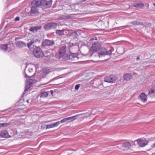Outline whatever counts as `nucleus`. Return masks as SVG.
Segmentation results:
<instances>
[{
	"label": "nucleus",
	"mask_w": 155,
	"mask_h": 155,
	"mask_svg": "<svg viewBox=\"0 0 155 155\" xmlns=\"http://www.w3.org/2000/svg\"><path fill=\"white\" fill-rule=\"evenodd\" d=\"M52 3V1L50 0L48 1H46V0H41L40 1L38 0H33L31 2L32 6L39 7L41 6L43 9L49 8L51 7Z\"/></svg>",
	"instance_id": "f257e3e1"
},
{
	"label": "nucleus",
	"mask_w": 155,
	"mask_h": 155,
	"mask_svg": "<svg viewBox=\"0 0 155 155\" xmlns=\"http://www.w3.org/2000/svg\"><path fill=\"white\" fill-rule=\"evenodd\" d=\"M97 40L96 37L94 38H92L90 39V41H92L94 40ZM101 47V45L100 43L98 41H95L93 42L92 46L91 47L90 51L89 53L92 52V53L96 52L97 51H99Z\"/></svg>",
	"instance_id": "f03ea898"
},
{
	"label": "nucleus",
	"mask_w": 155,
	"mask_h": 155,
	"mask_svg": "<svg viewBox=\"0 0 155 155\" xmlns=\"http://www.w3.org/2000/svg\"><path fill=\"white\" fill-rule=\"evenodd\" d=\"M85 114V113L81 114H77L76 115L68 117H66L64 118L62 120H61L60 121H58L59 122V124L60 123H63L65 122H70L71 121H72L73 120H76L77 119V118L78 116Z\"/></svg>",
	"instance_id": "7ed1b4c3"
},
{
	"label": "nucleus",
	"mask_w": 155,
	"mask_h": 155,
	"mask_svg": "<svg viewBox=\"0 0 155 155\" xmlns=\"http://www.w3.org/2000/svg\"><path fill=\"white\" fill-rule=\"evenodd\" d=\"M33 53L35 57L37 58H41L44 55V53L42 50L38 47H36L34 49Z\"/></svg>",
	"instance_id": "20e7f679"
},
{
	"label": "nucleus",
	"mask_w": 155,
	"mask_h": 155,
	"mask_svg": "<svg viewBox=\"0 0 155 155\" xmlns=\"http://www.w3.org/2000/svg\"><path fill=\"white\" fill-rule=\"evenodd\" d=\"M54 41L53 40L45 39L41 42V45L43 47H50L54 45Z\"/></svg>",
	"instance_id": "39448f33"
},
{
	"label": "nucleus",
	"mask_w": 155,
	"mask_h": 155,
	"mask_svg": "<svg viewBox=\"0 0 155 155\" xmlns=\"http://www.w3.org/2000/svg\"><path fill=\"white\" fill-rule=\"evenodd\" d=\"M98 51V54L101 56L105 55H110L112 54L111 50L107 51L106 48L103 47L101 48Z\"/></svg>",
	"instance_id": "423d86ee"
},
{
	"label": "nucleus",
	"mask_w": 155,
	"mask_h": 155,
	"mask_svg": "<svg viewBox=\"0 0 155 155\" xmlns=\"http://www.w3.org/2000/svg\"><path fill=\"white\" fill-rule=\"evenodd\" d=\"M57 25L56 23L50 22L45 25L44 26V28L45 30H48L55 28L57 27Z\"/></svg>",
	"instance_id": "0eeeda50"
},
{
	"label": "nucleus",
	"mask_w": 155,
	"mask_h": 155,
	"mask_svg": "<svg viewBox=\"0 0 155 155\" xmlns=\"http://www.w3.org/2000/svg\"><path fill=\"white\" fill-rule=\"evenodd\" d=\"M66 51V48L64 46L61 47L58 51V53L55 55L56 58H60L65 54Z\"/></svg>",
	"instance_id": "6e6552de"
},
{
	"label": "nucleus",
	"mask_w": 155,
	"mask_h": 155,
	"mask_svg": "<svg viewBox=\"0 0 155 155\" xmlns=\"http://www.w3.org/2000/svg\"><path fill=\"white\" fill-rule=\"evenodd\" d=\"M137 141L140 147H145V146L147 145L149 143L148 140H143L140 138H139L135 140L134 141Z\"/></svg>",
	"instance_id": "1a4fd4ad"
},
{
	"label": "nucleus",
	"mask_w": 155,
	"mask_h": 155,
	"mask_svg": "<svg viewBox=\"0 0 155 155\" xmlns=\"http://www.w3.org/2000/svg\"><path fill=\"white\" fill-rule=\"evenodd\" d=\"M116 77L114 75H111L104 78V81L108 83H112L116 80Z\"/></svg>",
	"instance_id": "9d476101"
},
{
	"label": "nucleus",
	"mask_w": 155,
	"mask_h": 155,
	"mask_svg": "<svg viewBox=\"0 0 155 155\" xmlns=\"http://www.w3.org/2000/svg\"><path fill=\"white\" fill-rule=\"evenodd\" d=\"M70 58L72 61H74V62H78L79 58L78 57V53H73L71 52L70 53Z\"/></svg>",
	"instance_id": "9b49d317"
},
{
	"label": "nucleus",
	"mask_w": 155,
	"mask_h": 155,
	"mask_svg": "<svg viewBox=\"0 0 155 155\" xmlns=\"http://www.w3.org/2000/svg\"><path fill=\"white\" fill-rule=\"evenodd\" d=\"M42 28L41 26H35L31 27L29 29V30L31 31L34 32H37L38 30H41Z\"/></svg>",
	"instance_id": "f8f14e48"
},
{
	"label": "nucleus",
	"mask_w": 155,
	"mask_h": 155,
	"mask_svg": "<svg viewBox=\"0 0 155 155\" xmlns=\"http://www.w3.org/2000/svg\"><path fill=\"white\" fill-rule=\"evenodd\" d=\"M15 45L16 46L19 48H21L26 46V43L22 41H17L15 43Z\"/></svg>",
	"instance_id": "ddd939ff"
},
{
	"label": "nucleus",
	"mask_w": 155,
	"mask_h": 155,
	"mask_svg": "<svg viewBox=\"0 0 155 155\" xmlns=\"http://www.w3.org/2000/svg\"><path fill=\"white\" fill-rule=\"evenodd\" d=\"M147 96L143 93H142L140 95V98L143 102H146L147 101Z\"/></svg>",
	"instance_id": "4468645a"
},
{
	"label": "nucleus",
	"mask_w": 155,
	"mask_h": 155,
	"mask_svg": "<svg viewBox=\"0 0 155 155\" xmlns=\"http://www.w3.org/2000/svg\"><path fill=\"white\" fill-rule=\"evenodd\" d=\"M38 12V10L37 9V8L35 6H32L30 12V15L33 16L34 15L37 13Z\"/></svg>",
	"instance_id": "2eb2a0df"
},
{
	"label": "nucleus",
	"mask_w": 155,
	"mask_h": 155,
	"mask_svg": "<svg viewBox=\"0 0 155 155\" xmlns=\"http://www.w3.org/2000/svg\"><path fill=\"white\" fill-rule=\"evenodd\" d=\"M59 125V122H56L54 124H48L46 126V129L58 126Z\"/></svg>",
	"instance_id": "dca6fc26"
},
{
	"label": "nucleus",
	"mask_w": 155,
	"mask_h": 155,
	"mask_svg": "<svg viewBox=\"0 0 155 155\" xmlns=\"http://www.w3.org/2000/svg\"><path fill=\"white\" fill-rule=\"evenodd\" d=\"M131 144L129 142L123 143L122 144V146L125 148V150H128L131 146Z\"/></svg>",
	"instance_id": "f3484780"
},
{
	"label": "nucleus",
	"mask_w": 155,
	"mask_h": 155,
	"mask_svg": "<svg viewBox=\"0 0 155 155\" xmlns=\"http://www.w3.org/2000/svg\"><path fill=\"white\" fill-rule=\"evenodd\" d=\"M1 135L3 137H10L8 131L5 130H3L1 132Z\"/></svg>",
	"instance_id": "a211bd4d"
},
{
	"label": "nucleus",
	"mask_w": 155,
	"mask_h": 155,
	"mask_svg": "<svg viewBox=\"0 0 155 155\" xmlns=\"http://www.w3.org/2000/svg\"><path fill=\"white\" fill-rule=\"evenodd\" d=\"M45 53H50L51 54L52 56H54L56 53V52L54 49H50L48 51H46L45 52Z\"/></svg>",
	"instance_id": "6ab92c4d"
},
{
	"label": "nucleus",
	"mask_w": 155,
	"mask_h": 155,
	"mask_svg": "<svg viewBox=\"0 0 155 155\" xmlns=\"http://www.w3.org/2000/svg\"><path fill=\"white\" fill-rule=\"evenodd\" d=\"M123 78L125 80L128 81L131 79L132 77L130 74H127L124 75Z\"/></svg>",
	"instance_id": "aec40b11"
},
{
	"label": "nucleus",
	"mask_w": 155,
	"mask_h": 155,
	"mask_svg": "<svg viewBox=\"0 0 155 155\" xmlns=\"http://www.w3.org/2000/svg\"><path fill=\"white\" fill-rule=\"evenodd\" d=\"M134 6L137 8H141L143 7V4L141 2L135 3L134 4Z\"/></svg>",
	"instance_id": "412c9836"
},
{
	"label": "nucleus",
	"mask_w": 155,
	"mask_h": 155,
	"mask_svg": "<svg viewBox=\"0 0 155 155\" xmlns=\"http://www.w3.org/2000/svg\"><path fill=\"white\" fill-rule=\"evenodd\" d=\"M71 18L72 17L70 16V15H62L59 17L58 19L59 20H62L64 19Z\"/></svg>",
	"instance_id": "4be33fe9"
},
{
	"label": "nucleus",
	"mask_w": 155,
	"mask_h": 155,
	"mask_svg": "<svg viewBox=\"0 0 155 155\" xmlns=\"http://www.w3.org/2000/svg\"><path fill=\"white\" fill-rule=\"evenodd\" d=\"M62 57L63 59L65 61H68L70 58V54H65L61 57Z\"/></svg>",
	"instance_id": "5701e85b"
},
{
	"label": "nucleus",
	"mask_w": 155,
	"mask_h": 155,
	"mask_svg": "<svg viewBox=\"0 0 155 155\" xmlns=\"http://www.w3.org/2000/svg\"><path fill=\"white\" fill-rule=\"evenodd\" d=\"M26 83L31 87L34 83V81L32 79L27 80H26Z\"/></svg>",
	"instance_id": "b1692460"
},
{
	"label": "nucleus",
	"mask_w": 155,
	"mask_h": 155,
	"mask_svg": "<svg viewBox=\"0 0 155 155\" xmlns=\"http://www.w3.org/2000/svg\"><path fill=\"white\" fill-rule=\"evenodd\" d=\"M1 49L4 51H7L8 47L7 44H3L1 47Z\"/></svg>",
	"instance_id": "393cba45"
},
{
	"label": "nucleus",
	"mask_w": 155,
	"mask_h": 155,
	"mask_svg": "<svg viewBox=\"0 0 155 155\" xmlns=\"http://www.w3.org/2000/svg\"><path fill=\"white\" fill-rule=\"evenodd\" d=\"M34 43H35V41L34 39L31 40L30 41L27 43L28 47L29 48H33L32 45Z\"/></svg>",
	"instance_id": "a878e982"
},
{
	"label": "nucleus",
	"mask_w": 155,
	"mask_h": 155,
	"mask_svg": "<svg viewBox=\"0 0 155 155\" xmlns=\"http://www.w3.org/2000/svg\"><path fill=\"white\" fill-rule=\"evenodd\" d=\"M55 33L63 37V30H57Z\"/></svg>",
	"instance_id": "bb28decb"
},
{
	"label": "nucleus",
	"mask_w": 155,
	"mask_h": 155,
	"mask_svg": "<svg viewBox=\"0 0 155 155\" xmlns=\"http://www.w3.org/2000/svg\"><path fill=\"white\" fill-rule=\"evenodd\" d=\"M11 123L0 124V127H7L11 125Z\"/></svg>",
	"instance_id": "cd10ccee"
},
{
	"label": "nucleus",
	"mask_w": 155,
	"mask_h": 155,
	"mask_svg": "<svg viewBox=\"0 0 155 155\" xmlns=\"http://www.w3.org/2000/svg\"><path fill=\"white\" fill-rule=\"evenodd\" d=\"M48 92H41V97H48Z\"/></svg>",
	"instance_id": "c85d7f7f"
},
{
	"label": "nucleus",
	"mask_w": 155,
	"mask_h": 155,
	"mask_svg": "<svg viewBox=\"0 0 155 155\" xmlns=\"http://www.w3.org/2000/svg\"><path fill=\"white\" fill-rule=\"evenodd\" d=\"M155 95V90L153 89H151L149 91L148 93V95H150L152 94Z\"/></svg>",
	"instance_id": "c756f323"
},
{
	"label": "nucleus",
	"mask_w": 155,
	"mask_h": 155,
	"mask_svg": "<svg viewBox=\"0 0 155 155\" xmlns=\"http://www.w3.org/2000/svg\"><path fill=\"white\" fill-rule=\"evenodd\" d=\"M69 35V31L67 30H63V36H68ZM64 37V36H63Z\"/></svg>",
	"instance_id": "7c9ffc66"
},
{
	"label": "nucleus",
	"mask_w": 155,
	"mask_h": 155,
	"mask_svg": "<svg viewBox=\"0 0 155 155\" xmlns=\"http://www.w3.org/2000/svg\"><path fill=\"white\" fill-rule=\"evenodd\" d=\"M131 23L134 25H138V20L132 21Z\"/></svg>",
	"instance_id": "2f4dec72"
},
{
	"label": "nucleus",
	"mask_w": 155,
	"mask_h": 155,
	"mask_svg": "<svg viewBox=\"0 0 155 155\" xmlns=\"http://www.w3.org/2000/svg\"><path fill=\"white\" fill-rule=\"evenodd\" d=\"M35 75V73L32 75L30 76H28L26 74H25V77L26 78H31L32 77H34Z\"/></svg>",
	"instance_id": "473e14b6"
},
{
	"label": "nucleus",
	"mask_w": 155,
	"mask_h": 155,
	"mask_svg": "<svg viewBox=\"0 0 155 155\" xmlns=\"http://www.w3.org/2000/svg\"><path fill=\"white\" fill-rule=\"evenodd\" d=\"M30 87H31L30 86L26 83V85L25 87V91H27Z\"/></svg>",
	"instance_id": "72a5a7b5"
},
{
	"label": "nucleus",
	"mask_w": 155,
	"mask_h": 155,
	"mask_svg": "<svg viewBox=\"0 0 155 155\" xmlns=\"http://www.w3.org/2000/svg\"><path fill=\"white\" fill-rule=\"evenodd\" d=\"M138 25H145V23H143L141 21H139L138 20Z\"/></svg>",
	"instance_id": "f704fd0d"
},
{
	"label": "nucleus",
	"mask_w": 155,
	"mask_h": 155,
	"mask_svg": "<svg viewBox=\"0 0 155 155\" xmlns=\"http://www.w3.org/2000/svg\"><path fill=\"white\" fill-rule=\"evenodd\" d=\"M60 78V76L55 77L54 78H53L52 79H51V80H50V81L49 82H51L53 80H56Z\"/></svg>",
	"instance_id": "c9c22d12"
},
{
	"label": "nucleus",
	"mask_w": 155,
	"mask_h": 155,
	"mask_svg": "<svg viewBox=\"0 0 155 155\" xmlns=\"http://www.w3.org/2000/svg\"><path fill=\"white\" fill-rule=\"evenodd\" d=\"M80 86V84H77L75 86V89L76 90H78Z\"/></svg>",
	"instance_id": "e433bc0d"
},
{
	"label": "nucleus",
	"mask_w": 155,
	"mask_h": 155,
	"mask_svg": "<svg viewBox=\"0 0 155 155\" xmlns=\"http://www.w3.org/2000/svg\"><path fill=\"white\" fill-rule=\"evenodd\" d=\"M48 94H51L53 96V90H51L50 91H48Z\"/></svg>",
	"instance_id": "4c0bfd02"
},
{
	"label": "nucleus",
	"mask_w": 155,
	"mask_h": 155,
	"mask_svg": "<svg viewBox=\"0 0 155 155\" xmlns=\"http://www.w3.org/2000/svg\"><path fill=\"white\" fill-rule=\"evenodd\" d=\"M19 19H20V17H17L15 18V21H19Z\"/></svg>",
	"instance_id": "58836bf2"
},
{
	"label": "nucleus",
	"mask_w": 155,
	"mask_h": 155,
	"mask_svg": "<svg viewBox=\"0 0 155 155\" xmlns=\"http://www.w3.org/2000/svg\"><path fill=\"white\" fill-rule=\"evenodd\" d=\"M72 34L73 35H75V37H77V36H78V35L77 34H76V33L75 32L73 33H72Z\"/></svg>",
	"instance_id": "ea45409f"
},
{
	"label": "nucleus",
	"mask_w": 155,
	"mask_h": 155,
	"mask_svg": "<svg viewBox=\"0 0 155 155\" xmlns=\"http://www.w3.org/2000/svg\"><path fill=\"white\" fill-rule=\"evenodd\" d=\"M151 147L152 148H154V147H155V142L151 145Z\"/></svg>",
	"instance_id": "a19ab883"
},
{
	"label": "nucleus",
	"mask_w": 155,
	"mask_h": 155,
	"mask_svg": "<svg viewBox=\"0 0 155 155\" xmlns=\"http://www.w3.org/2000/svg\"><path fill=\"white\" fill-rule=\"evenodd\" d=\"M34 41L35 43L38 41H40V40L38 39H36L35 40H34Z\"/></svg>",
	"instance_id": "79ce46f5"
},
{
	"label": "nucleus",
	"mask_w": 155,
	"mask_h": 155,
	"mask_svg": "<svg viewBox=\"0 0 155 155\" xmlns=\"http://www.w3.org/2000/svg\"><path fill=\"white\" fill-rule=\"evenodd\" d=\"M21 39V38H19V37H16L15 38V41H16L18 39Z\"/></svg>",
	"instance_id": "37998d69"
},
{
	"label": "nucleus",
	"mask_w": 155,
	"mask_h": 155,
	"mask_svg": "<svg viewBox=\"0 0 155 155\" xmlns=\"http://www.w3.org/2000/svg\"><path fill=\"white\" fill-rule=\"evenodd\" d=\"M46 57H47V58L48 59H50V57L49 55H48L46 56Z\"/></svg>",
	"instance_id": "c03bdc74"
},
{
	"label": "nucleus",
	"mask_w": 155,
	"mask_h": 155,
	"mask_svg": "<svg viewBox=\"0 0 155 155\" xmlns=\"http://www.w3.org/2000/svg\"><path fill=\"white\" fill-rule=\"evenodd\" d=\"M139 59H140V58L139 57H137L136 59V60L137 61L139 60Z\"/></svg>",
	"instance_id": "a18cd8bd"
},
{
	"label": "nucleus",
	"mask_w": 155,
	"mask_h": 155,
	"mask_svg": "<svg viewBox=\"0 0 155 155\" xmlns=\"http://www.w3.org/2000/svg\"><path fill=\"white\" fill-rule=\"evenodd\" d=\"M86 0H82V2H84V1H85Z\"/></svg>",
	"instance_id": "49530a36"
},
{
	"label": "nucleus",
	"mask_w": 155,
	"mask_h": 155,
	"mask_svg": "<svg viewBox=\"0 0 155 155\" xmlns=\"http://www.w3.org/2000/svg\"><path fill=\"white\" fill-rule=\"evenodd\" d=\"M26 101L28 103H29V100H27Z\"/></svg>",
	"instance_id": "de8ad7c7"
},
{
	"label": "nucleus",
	"mask_w": 155,
	"mask_h": 155,
	"mask_svg": "<svg viewBox=\"0 0 155 155\" xmlns=\"http://www.w3.org/2000/svg\"><path fill=\"white\" fill-rule=\"evenodd\" d=\"M48 83V82H47V83H46L45 84H47V83Z\"/></svg>",
	"instance_id": "09e8293b"
},
{
	"label": "nucleus",
	"mask_w": 155,
	"mask_h": 155,
	"mask_svg": "<svg viewBox=\"0 0 155 155\" xmlns=\"http://www.w3.org/2000/svg\"><path fill=\"white\" fill-rule=\"evenodd\" d=\"M90 54L91 55V56H92V54H91V53H90Z\"/></svg>",
	"instance_id": "8fccbe9b"
},
{
	"label": "nucleus",
	"mask_w": 155,
	"mask_h": 155,
	"mask_svg": "<svg viewBox=\"0 0 155 155\" xmlns=\"http://www.w3.org/2000/svg\"><path fill=\"white\" fill-rule=\"evenodd\" d=\"M153 5L155 6V3L154 4H153Z\"/></svg>",
	"instance_id": "3c124183"
},
{
	"label": "nucleus",
	"mask_w": 155,
	"mask_h": 155,
	"mask_svg": "<svg viewBox=\"0 0 155 155\" xmlns=\"http://www.w3.org/2000/svg\"><path fill=\"white\" fill-rule=\"evenodd\" d=\"M57 84L58 85V84Z\"/></svg>",
	"instance_id": "603ef678"
},
{
	"label": "nucleus",
	"mask_w": 155,
	"mask_h": 155,
	"mask_svg": "<svg viewBox=\"0 0 155 155\" xmlns=\"http://www.w3.org/2000/svg\"><path fill=\"white\" fill-rule=\"evenodd\" d=\"M72 150L74 151H75L74 150Z\"/></svg>",
	"instance_id": "864d4df0"
}]
</instances>
